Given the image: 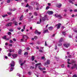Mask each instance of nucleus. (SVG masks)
Wrapping results in <instances>:
<instances>
[{
  "label": "nucleus",
  "mask_w": 77,
  "mask_h": 77,
  "mask_svg": "<svg viewBox=\"0 0 77 77\" xmlns=\"http://www.w3.org/2000/svg\"><path fill=\"white\" fill-rule=\"evenodd\" d=\"M45 20H48V18L47 17V16L45 15L44 17H41L40 19V21H38L37 23V24H41L42 21H44Z\"/></svg>",
  "instance_id": "nucleus-1"
},
{
  "label": "nucleus",
  "mask_w": 77,
  "mask_h": 77,
  "mask_svg": "<svg viewBox=\"0 0 77 77\" xmlns=\"http://www.w3.org/2000/svg\"><path fill=\"white\" fill-rule=\"evenodd\" d=\"M10 66H11V68H10V71H12L14 69V67L15 66V62L14 61H11V63L10 64Z\"/></svg>",
  "instance_id": "nucleus-2"
},
{
  "label": "nucleus",
  "mask_w": 77,
  "mask_h": 77,
  "mask_svg": "<svg viewBox=\"0 0 77 77\" xmlns=\"http://www.w3.org/2000/svg\"><path fill=\"white\" fill-rule=\"evenodd\" d=\"M54 16L55 17H56L57 18H62V16L60 15H58L57 14H55L54 15Z\"/></svg>",
  "instance_id": "nucleus-3"
},
{
  "label": "nucleus",
  "mask_w": 77,
  "mask_h": 77,
  "mask_svg": "<svg viewBox=\"0 0 77 77\" xmlns=\"http://www.w3.org/2000/svg\"><path fill=\"white\" fill-rule=\"evenodd\" d=\"M60 26H61V23H59L56 24L55 25V27H57V29H60Z\"/></svg>",
  "instance_id": "nucleus-4"
},
{
  "label": "nucleus",
  "mask_w": 77,
  "mask_h": 77,
  "mask_svg": "<svg viewBox=\"0 0 77 77\" xmlns=\"http://www.w3.org/2000/svg\"><path fill=\"white\" fill-rule=\"evenodd\" d=\"M23 39L25 40L24 42H26V40L27 39V36L26 35H23Z\"/></svg>",
  "instance_id": "nucleus-5"
},
{
  "label": "nucleus",
  "mask_w": 77,
  "mask_h": 77,
  "mask_svg": "<svg viewBox=\"0 0 77 77\" xmlns=\"http://www.w3.org/2000/svg\"><path fill=\"white\" fill-rule=\"evenodd\" d=\"M47 13L49 15H52V14H53V12L52 11H48Z\"/></svg>",
  "instance_id": "nucleus-6"
},
{
  "label": "nucleus",
  "mask_w": 77,
  "mask_h": 77,
  "mask_svg": "<svg viewBox=\"0 0 77 77\" xmlns=\"http://www.w3.org/2000/svg\"><path fill=\"white\" fill-rule=\"evenodd\" d=\"M18 56L17 54H14L12 55V59H15Z\"/></svg>",
  "instance_id": "nucleus-7"
},
{
  "label": "nucleus",
  "mask_w": 77,
  "mask_h": 77,
  "mask_svg": "<svg viewBox=\"0 0 77 77\" xmlns=\"http://www.w3.org/2000/svg\"><path fill=\"white\" fill-rule=\"evenodd\" d=\"M64 46L66 48H68V47H69V46H70V44H69V43L67 44H64Z\"/></svg>",
  "instance_id": "nucleus-8"
},
{
  "label": "nucleus",
  "mask_w": 77,
  "mask_h": 77,
  "mask_svg": "<svg viewBox=\"0 0 77 77\" xmlns=\"http://www.w3.org/2000/svg\"><path fill=\"white\" fill-rule=\"evenodd\" d=\"M38 65H39L40 66H42V65H41V63H37L35 64V69L37 68V67Z\"/></svg>",
  "instance_id": "nucleus-9"
},
{
  "label": "nucleus",
  "mask_w": 77,
  "mask_h": 77,
  "mask_svg": "<svg viewBox=\"0 0 77 77\" xmlns=\"http://www.w3.org/2000/svg\"><path fill=\"white\" fill-rule=\"evenodd\" d=\"M50 64V60H48L47 61L46 63H45L44 64V66H45V65H49Z\"/></svg>",
  "instance_id": "nucleus-10"
},
{
  "label": "nucleus",
  "mask_w": 77,
  "mask_h": 77,
  "mask_svg": "<svg viewBox=\"0 0 77 77\" xmlns=\"http://www.w3.org/2000/svg\"><path fill=\"white\" fill-rule=\"evenodd\" d=\"M35 34H37V35H41V32H38V30H36L35 32Z\"/></svg>",
  "instance_id": "nucleus-11"
},
{
  "label": "nucleus",
  "mask_w": 77,
  "mask_h": 77,
  "mask_svg": "<svg viewBox=\"0 0 77 77\" xmlns=\"http://www.w3.org/2000/svg\"><path fill=\"white\" fill-rule=\"evenodd\" d=\"M56 6L57 8H60L62 6V4H57L56 5Z\"/></svg>",
  "instance_id": "nucleus-12"
},
{
  "label": "nucleus",
  "mask_w": 77,
  "mask_h": 77,
  "mask_svg": "<svg viewBox=\"0 0 77 77\" xmlns=\"http://www.w3.org/2000/svg\"><path fill=\"white\" fill-rule=\"evenodd\" d=\"M65 39L63 38H61L59 40V43H60V42H62V41H63Z\"/></svg>",
  "instance_id": "nucleus-13"
},
{
  "label": "nucleus",
  "mask_w": 77,
  "mask_h": 77,
  "mask_svg": "<svg viewBox=\"0 0 77 77\" xmlns=\"http://www.w3.org/2000/svg\"><path fill=\"white\" fill-rule=\"evenodd\" d=\"M7 51H8V52L9 51L10 53H12V52H14V49H10Z\"/></svg>",
  "instance_id": "nucleus-14"
},
{
  "label": "nucleus",
  "mask_w": 77,
  "mask_h": 77,
  "mask_svg": "<svg viewBox=\"0 0 77 77\" xmlns=\"http://www.w3.org/2000/svg\"><path fill=\"white\" fill-rule=\"evenodd\" d=\"M38 69H40V71H42V70H43V69H44V70H45V68H43V69H42L41 68V67H40V66H39L38 67Z\"/></svg>",
  "instance_id": "nucleus-15"
},
{
  "label": "nucleus",
  "mask_w": 77,
  "mask_h": 77,
  "mask_svg": "<svg viewBox=\"0 0 77 77\" xmlns=\"http://www.w3.org/2000/svg\"><path fill=\"white\" fill-rule=\"evenodd\" d=\"M22 51L21 49H19L18 51V53L19 54H21V52H22Z\"/></svg>",
  "instance_id": "nucleus-16"
},
{
  "label": "nucleus",
  "mask_w": 77,
  "mask_h": 77,
  "mask_svg": "<svg viewBox=\"0 0 77 77\" xmlns=\"http://www.w3.org/2000/svg\"><path fill=\"white\" fill-rule=\"evenodd\" d=\"M48 29L49 30H53V27L50 26L48 28Z\"/></svg>",
  "instance_id": "nucleus-17"
},
{
  "label": "nucleus",
  "mask_w": 77,
  "mask_h": 77,
  "mask_svg": "<svg viewBox=\"0 0 77 77\" xmlns=\"http://www.w3.org/2000/svg\"><path fill=\"white\" fill-rule=\"evenodd\" d=\"M32 61H33L35 60V56H32L31 57Z\"/></svg>",
  "instance_id": "nucleus-18"
},
{
  "label": "nucleus",
  "mask_w": 77,
  "mask_h": 77,
  "mask_svg": "<svg viewBox=\"0 0 77 77\" xmlns=\"http://www.w3.org/2000/svg\"><path fill=\"white\" fill-rule=\"evenodd\" d=\"M12 23H8L7 25V26H11V25H12Z\"/></svg>",
  "instance_id": "nucleus-19"
},
{
  "label": "nucleus",
  "mask_w": 77,
  "mask_h": 77,
  "mask_svg": "<svg viewBox=\"0 0 77 77\" xmlns=\"http://www.w3.org/2000/svg\"><path fill=\"white\" fill-rule=\"evenodd\" d=\"M73 1H74V0H69V2L70 3H71L72 4H74V3L72 2H73Z\"/></svg>",
  "instance_id": "nucleus-20"
},
{
  "label": "nucleus",
  "mask_w": 77,
  "mask_h": 77,
  "mask_svg": "<svg viewBox=\"0 0 77 77\" xmlns=\"http://www.w3.org/2000/svg\"><path fill=\"white\" fill-rule=\"evenodd\" d=\"M16 10V9L15 8H14L12 10V9H10L9 11H15Z\"/></svg>",
  "instance_id": "nucleus-21"
},
{
  "label": "nucleus",
  "mask_w": 77,
  "mask_h": 77,
  "mask_svg": "<svg viewBox=\"0 0 77 77\" xmlns=\"http://www.w3.org/2000/svg\"><path fill=\"white\" fill-rule=\"evenodd\" d=\"M14 23L15 26H17V25H18V23L16 22V21H14Z\"/></svg>",
  "instance_id": "nucleus-22"
},
{
  "label": "nucleus",
  "mask_w": 77,
  "mask_h": 77,
  "mask_svg": "<svg viewBox=\"0 0 77 77\" xmlns=\"http://www.w3.org/2000/svg\"><path fill=\"white\" fill-rule=\"evenodd\" d=\"M23 18V15H22L21 17H20V20L21 21V20H22Z\"/></svg>",
  "instance_id": "nucleus-23"
},
{
  "label": "nucleus",
  "mask_w": 77,
  "mask_h": 77,
  "mask_svg": "<svg viewBox=\"0 0 77 77\" xmlns=\"http://www.w3.org/2000/svg\"><path fill=\"white\" fill-rule=\"evenodd\" d=\"M67 63H68V64H72V63H75V61H72V62L71 63H69V61H68L67 62Z\"/></svg>",
  "instance_id": "nucleus-24"
},
{
  "label": "nucleus",
  "mask_w": 77,
  "mask_h": 77,
  "mask_svg": "<svg viewBox=\"0 0 77 77\" xmlns=\"http://www.w3.org/2000/svg\"><path fill=\"white\" fill-rule=\"evenodd\" d=\"M2 39H5L6 40V36H4L2 38Z\"/></svg>",
  "instance_id": "nucleus-25"
},
{
  "label": "nucleus",
  "mask_w": 77,
  "mask_h": 77,
  "mask_svg": "<svg viewBox=\"0 0 77 77\" xmlns=\"http://www.w3.org/2000/svg\"><path fill=\"white\" fill-rule=\"evenodd\" d=\"M26 60H24L23 63H21L20 65L21 66H23V65L24 64V63L26 62Z\"/></svg>",
  "instance_id": "nucleus-26"
},
{
  "label": "nucleus",
  "mask_w": 77,
  "mask_h": 77,
  "mask_svg": "<svg viewBox=\"0 0 77 77\" xmlns=\"http://www.w3.org/2000/svg\"><path fill=\"white\" fill-rule=\"evenodd\" d=\"M2 16L3 18H5V17H7V16H8V15H7V14L4 15H2Z\"/></svg>",
  "instance_id": "nucleus-27"
},
{
  "label": "nucleus",
  "mask_w": 77,
  "mask_h": 77,
  "mask_svg": "<svg viewBox=\"0 0 77 77\" xmlns=\"http://www.w3.org/2000/svg\"><path fill=\"white\" fill-rule=\"evenodd\" d=\"M4 58H5V59H8V57L7 56H4Z\"/></svg>",
  "instance_id": "nucleus-28"
},
{
  "label": "nucleus",
  "mask_w": 77,
  "mask_h": 77,
  "mask_svg": "<svg viewBox=\"0 0 77 77\" xmlns=\"http://www.w3.org/2000/svg\"><path fill=\"white\" fill-rule=\"evenodd\" d=\"M8 57H11V53H8Z\"/></svg>",
  "instance_id": "nucleus-29"
},
{
  "label": "nucleus",
  "mask_w": 77,
  "mask_h": 77,
  "mask_svg": "<svg viewBox=\"0 0 77 77\" xmlns=\"http://www.w3.org/2000/svg\"><path fill=\"white\" fill-rule=\"evenodd\" d=\"M19 63H21L23 62V60H19Z\"/></svg>",
  "instance_id": "nucleus-30"
},
{
  "label": "nucleus",
  "mask_w": 77,
  "mask_h": 77,
  "mask_svg": "<svg viewBox=\"0 0 77 77\" xmlns=\"http://www.w3.org/2000/svg\"><path fill=\"white\" fill-rule=\"evenodd\" d=\"M17 75L19 76L20 77H21V74H19V73H17Z\"/></svg>",
  "instance_id": "nucleus-31"
},
{
  "label": "nucleus",
  "mask_w": 77,
  "mask_h": 77,
  "mask_svg": "<svg viewBox=\"0 0 77 77\" xmlns=\"http://www.w3.org/2000/svg\"><path fill=\"white\" fill-rule=\"evenodd\" d=\"M47 32H48V29H47L46 30H45L44 31V33H47Z\"/></svg>",
  "instance_id": "nucleus-32"
},
{
  "label": "nucleus",
  "mask_w": 77,
  "mask_h": 77,
  "mask_svg": "<svg viewBox=\"0 0 77 77\" xmlns=\"http://www.w3.org/2000/svg\"><path fill=\"white\" fill-rule=\"evenodd\" d=\"M65 31H63L62 32V34H63V35H64L65 36Z\"/></svg>",
  "instance_id": "nucleus-33"
},
{
  "label": "nucleus",
  "mask_w": 77,
  "mask_h": 77,
  "mask_svg": "<svg viewBox=\"0 0 77 77\" xmlns=\"http://www.w3.org/2000/svg\"><path fill=\"white\" fill-rule=\"evenodd\" d=\"M30 69H34V67L31 66L30 67Z\"/></svg>",
  "instance_id": "nucleus-34"
},
{
  "label": "nucleus",
  "mask_w": 77,
  "mask_h": 77,
  "mask_svg": "<svg viewBox=\"0 0 77 77\" xmlns=\"http://www.w3.org/2000/svg\"><path fill=\"white\" fill-rule=\"evenodd\" d=\"M7 2L8 3H9L11 2V0H8L7 1Z\"/></svg>",
  "instance_id": "nucleus-35"
},
{
  "label": "nucleus",
  "mask_w": 77,
  "mask_h": 77,
  "mask_svg": "<svg viewBox=\"0 0 77 77\" xmlns=\"http://www.w3.org/2000/svg\"><path fill=\"white\" fill-rule=\"evenodd\" d=\"M20 40L21 41V42H23V41L24 42V41H25V40L23 38V39H21Z\"/></svg>",
  "instance_id": "nucleus-36"
},
{
  "label": "nucleus",
  "mask_w": 77,
  "mask_h": 77,
  "mask_svg": "<svg viewBox=\"0 0 77 77\" xmlns=\"http://www.w3.org/2000/svg\"><path fill=\"white\" fill-rule=\"evenodd\" d=\"M8 35H11V32H8Z\"/></svg>",
  "instance_id": "nucleus-37"
},
{
  "label": "nucleus",
  "mask_w": 77,
  "mask_h": 77,
  "mask_svg": "<svg viewBox=\"0 0 77 77\" xmlns=\"http://www.w3.org/2000/svg\"><path fill=\"white\" fill-rule=\"evenodd\" d=\"M27 54H28V53L27 52H25L24 54V55H25V56H26V55H27Z\"/></svg>",
  "instance_id": "nucleus-38"
},
{
  "label": "nucleus",
  "mask_w": 77,
  "mask_h": 77,
  "mask_svg": "<svg viewBox=\"0 0 77 77\" xmlns=\"http://www.w3.org/2000/svg\"><path fill=\"white\" fill-rule=\"evenodd\" d=\"M34 14L35 16H37V15H38V14H37V13L36 12L34 13Z\"/></svg>",
  "instance_id": "nucleus-39"
},
{
  "label": "nucleus",
  "mask_w": 77,
  "mask_h": 77,
  "mask_svg": "<svg viewBox=\"0 0 77 77\" xmlns=\"http://www.w3.org/2000/svg\"><path fill=\"white\" fill-rule=\"evenodd\" d=\"M73 77H77V75L75 74L73 76Z\"/></svg>",
  "instance_id": "nucleus-40"
},
{
  "label": "nucleus",
  "mask_w": 77,
  "mask_h": 77,
  "mask_svg": "<svg viewBox=\"0 0 77 77\" xmlns=\"http://www.w3.org/2000/svg\"><path fill=\"white\" fill-rule=\"evenodd\" d=\"M9 31H10V32H13V29H10L9 30Z\"/></svg>",
  "instance_id": "nucleus-41"
},
{
  "label": "nucleus",
  "mask_w": 77,
  "mask_h": 77,
  "mask_svg": "<svg viewBox=\"0 0 77 77\" xmlns=\"http://www.w3.org/2000/svg\"><path fill=\"white\" fill-rule=\"evenodd\" d=\"M62 43H60V44H59L58 45V46H59V47H60V46H62Z\"/></svg>",
  "instance_id": "nucleus-42"
},
{
  "label": "nucleus",
  "mask_w": 77,
  "mask_h": 77,
  "mask_svg": "<svg viewBox=\"0 0 77 77\" xmlns=\"http://www.w3.org/2000/svg\"><path fill=\"white\" fill-rule=\"evenodd\" d=\"M45 46H48V45L47 44V42H45Z\"/></svg>",
  "instance_id": "nucleus-43"
},
{
  "label": "nucleus",
  "mask_w": 77,
  "mask_h": 77,
  "mask_svg": "<svg viewBox=\"0 0 77 77\" xmlns=\"http://www.w3.org/2000/svg\"><path fill=\"white\" fill-rule=\"evenodd\" d=\"M61 66L62 68H63V67H65V65L64 64H62Z\"/></svg>",
  "instance_id": "nucleus-44"
},
{
  "label": "nucleus",
  "mask_w": 77,
  "mask_h": 77,
  "mask_svg": "<svg viewBox=\"0 0 77 77\" xmlns=\"http://www.w3.org/2000/svg\"><path fill=\"white\" fill-rule=\"evenodd\" d=\"M7 13H8L9 15H12V13H11L8 12Z\"/></svg>",
  "instance_id": "nucleus-45"
},
{
  "label": "nucleus",
  "mask_w": 77,
  "mask_h": 77,
  "mask_svg": "<svg viewBox=\"0 0 77 77\" xmlns=\"http://www.w3.org/2000/svg\"><path fill=\"white\" fill-rule=\"evenodd\" d=\"M36 6H37V7H39V4L38 3H37L36 4Z\"/></svg>",
  "instance_id": "nucleus-46"
},
{
  "label": "nucleus",
  "mask_w": 77,
  "mask_h": 77,
  "mask_svg": "<svg viewBox=\"0 0 77 77\" xmlns=\"http://www.w3.org/2000/svg\"><path fill=\"white\" fill-rule=\"evenodd\" d=\"M49 8H50V7L49 6H48L46 8V9L47 10V9H49Z\"/></svg>",
  "instance_id": "nucleus-47"
},
{
  "label": "nucleus",
  "mask_w": 77,
  "mask_h": 77,
  "mask_svg": "<svg viewBox=\"0 0 77 77\" xmlns=\"http://www.w3.org/2000/svg\"><path fill=\"white\" fill-rule=\"evenodd\" d=\"M17 29L18 30H21V27H17Z\"/></svg>",
  "instance_id": "nucleus-48"
},
{
  "label": "nucleus",
  "mask_w": 77,
  "mask_h": 77,
  "mask_svg": "<svg viewBox=\"0 0 77 77\" xmlns=\"http://www.w3.org/2000/svg\"><path fill=\"white\" fill-rule=\"evenodd\" d=\"M39 51L40 53H42V52H43V51H42V50H39Z\"/></svg>",
  "instance_id": "nucleus-49"
},
{
  "label": "nucleus",
  "mask_w": 77,
  "mask_h": 77,
  "mask_svg": "<svg viewBox=\"0 0 77 77\" xmlns=\"http://www.w3.org/2000/svg\"><path fill=\"white\" fill-rule=\"evenodd\" d=\"M31 74H32V73H31V72H29L28 73V74H29V75H30Z\"/></svg>",
  "instance_id": "nucleus-50"
},
{
  "label": "nucleus",
  "mask_w": 77,
  "mask_h": 77,
  "mask_svg": "<svg viewBox=\"0 0 77 77\" xmlns=\"http://www.w3.org/2000/svg\"><path fill=\"white\" fill-rule=\"evenodd\" d=\"M9 38H6V39H5L7 41H8L9 40Z\"/></svg>",
  "instance_id": "nucleus-51"
},
{
  "label": "nucleus",
  "mask_w": 77,
  "mask_h": 77,
  "mask_svg": "<svg viewBox=\"0 0 77 77\" xmlns=\"http://www.w3.org/2000/svg\"><path fill=\"white\" fill-rule=\"evenodd\" d=\"M12 42H13V41L12 40H10V43H12Z\"/></svg>",
  "instance_id": "nucleus-52"
},
{
  "label": "nucleus",
  "mask_w": 77,
  "mask_h": 77,
  "mask_svg": "<svg viewBox=\"0 0 77 77\" xmlns=\"http://www.w3.org/2000/svg\"><path fill=\"white\" fill-rule=\"evenodd\" d=\"M26 50H30V48H29V47L27 48Z\"/></svg>",
  "instance_id": "nucleus-53"
},
{
  "label": "nucleus",
  "mask_w": 77,
  "mask_h": 77,
  "mask_svg": "<svg viewBox=\"0 0 77 77\" xmlns=\"http://www.w3.org/2000/svg\"><path fill=\"white\" fill-rule=\"evenodd\" d=\"M38 38V37L35 36L34 37V39H37Z\"/></svg>",
  "instance_id": "nucleus-54"
},
{
  "label": "nucleus",
  "mask_w": 77,
  "mask_h": 77,
  "mask_svg": "<svg viewBox=\"0 0 77 77\" xmlns=\"http://www.w3.org/2000/svg\"><path fill=\"white\" fill-rule=\"evenodd\" d=\"M74 12H77V9H75L74 10Z\"/></svg>",
  "instance_id": "nucleus-55"
},
{
  "label": "nucleus",
  "mask_w": 77,
  "mask_h": 77,
  "mask_svg": "<svg viewBox=\"0 0 77 77\" xmlns=\"http://www.w3.org/2000/svg\"><path fill=\"white\" fill-rule=\"evenodd\" d=\"M23 29H25V27H26V25H24V26H23Z\"/></svg>",
  "instance_id": "nucleus-56"
},
{
  "label": "nucleus",
  "mask_w": 77,
  "mask_h": 77,
  "mask_svg": "<svg viewBox=\"0 0 77 77\" xmlns=\"http://www.w3.org/2000/svg\"><path fill=\"white\" fill-rule=\"evenodd\" d=\"M57 46L56 45L55 46V50H57Z\"/></svg>",
  "instance_id": "nucleus-57"
},
{
  "label": "nucleus",
  "mask_w": 77,
  "mask_h": 77,
  "mask_svg": "<svg viewBox=\"0 0 77 77\" xmlns=\"http://www.w3.org/2000/svg\"><path fill=\"white\" fill-rule=\"evenodd\" d=\"M69 57V58H71V55H69V56H68Z\"/></svg>",
  "instance_id": "nucleus-58"
},
{
  "label": "nucleus",
  "mask_w": 77,
  "mask_h": 77,
  "mask_svg": "<svg viewBox=\"0 0 77 77\" xmlns=\"http://www.w3.org/2000/svg\"><path fill=\"white\" fill-rule=\"evenodd\" d=\"M44 58H45V57H42V59H44Z\"/></svg>",
  "instance_id": "nucleus-59"
},
{
  "label": "nucleus",
  "mask_w": 77,
  "mask_h": 77,
  "mask_svg": "<svg viewBox=\"0 0 77 77\" xmlns=\"http://www.w3.org/2000/svg\"><path fill=\"white\" fill-rule=\"evenodd\" d=\"M5 45H8V43H5Z\"/></svg>",
  "instance_id": "nucleus-60"
},
{
  "label": "nucleus",
  "mask_w": 77,
  "mask_h": 77,
  "mask_svg": "<svg viewBox=\"0 0 77 77\" xmlns=\"http://www.w3.org/2000/svg\"><path fill=\"white\" fill-rule=\"evenodd\" d=\"M14 41H16V39L15 38H13Z\"/></svg>",
  "instance_id": "nucleus-61"
},
{
  "label": "nucleus",
  "mask_w": 77,
  "mask_h": 77,
  "mask_svg": "<svg viewBox=\"0 0 77 77\" xmlns=\"http://www.w3.org/2000/svg\"><path fill=\"white\" fill-rule=\"evenodd\" d=\"M28 6H29V5H28V4H27V5L26 6V8H27V7H28Z\"/></svg>",
  "instance_id": "nucleus-62"
},
{
  "label": "nucleus",
  "mask_w": 77,
  "mask_h": 77,
  "mask_svg": "<svg viewBox=\"0 0 77 77\" xmlns=\"http://www.w3.org/2000/svg\"><path fill=\"white\" fill-rule=\"evenodd\" d=\"M74 31L76 33L77 32V30H74Z\"/></svg>",
  "instance_id": "nucleus-63"
},
{
  "label": "nucleus",
  "mask_w": 77,
  "mask_h": 77,
  "mask_svg": "<svg viewBox=\"0 0 77 77\" xmlns=\"http://www.w3.org/2000/svg\"><path fill=\"white\" fill-rule=\"evenodd\" d=\"M75 67H77V65L75 64Z\"/></svg>",
  "instance_id": "nucleus-64"
}]
</instances>
